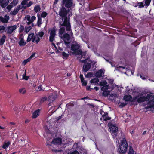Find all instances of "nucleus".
<instances>
[{
  "instance_id": "nucleus-54",
  "label": "nucleus",
  "mask_w": 154,
  "mask_h": 154,
  "mask_svg": "<svg viewBox=\"0 0 154 154\" xmlns=\"http://www.w3.org/2000/svg\"><path fill=\"white\" fill-rule=\"evenodd\" d=\"M81 82L82 83V85L83 86H85L87 84V82L85 81L84 80Z\"/></svg>"
},
{
  "instance_id": "nucleus-41",
  "label": "nucleus",
  "mask_w": 154,
  "mask_h": 154,
  "mask_svg": "<svg viewBox=\"0 0 154 154\" xmlns=\"http://www.w3.org/2000/svg\"><path fill=\"white\" fill-rule=\"evenodd\" d=\"M107 62H109L111 65L112 67H115V65L114 63L111 61V60H106Z\"/></svg>"
},
{
  "instance_id": "nucleus-48",
  "label": "nucleus",
  "mask_w": 154,
  "mask_h": 154,
  "mask_svg": "<svg viewBox=\"0 0 154 154\" xmlns=\"http://www.w3.org/2000/svg\"><path fill=\"white\" fill-rule=\"evenodd\" d=\"M3 59L4 60H7L8 61L10 60V58L8 57L7 56L4 55L3 57Z\"/></svg>"
},
{
  "instance_id": "nucleus-47",
  "label": "nucleus",
  "mask_w": 154,
  "mask_h": 154,
  "mask_svg": "<svg viewBox=\"0 0 154 154\" xmlns=\"http://www.w3.org/2000/svg\"><path fill=\"white\" fill-rule=\"evenodd\" d=\"M47 98L46 97H42L41 99L40 102L42 103H43L45 101H46L47 100Z\"/></svg>"
},
{
  "instance_id": "nucleus-3",
  "label": "nucleus",
  "mask_w": 154,
  "mask_h": 154,
  "mask_svg": "<svg viewBox=\"0 0 154 154\" xmlns=\"http://www.w3.org/2000/svg\"><path fill=\"white\" fill-rule=\"evenodd\" d=\"M80 48V45L78 44H72L71 45V49L73 51V54L77 55H81V57H83L84 55V53L82 52L81 49H79Z\"/></svg>"
},
{
  "instance_id": "nucleus-21",
  "label": "nucleus",
  "mask_w": 154,
  "mask_h": 154,
  "mask_svg": "<svg viewBox=\"0 0 154 154\" xmlns=\"http://www.w3.org/2000/svg\"><path fill=\"white\" fill-rule=\"evenodd\" d=\"M99 82V80L97 78H94L92 79L91 81V84L92 83H95V84H98V82ZM96 85H97L95 84Z\"/></svg>"
},
{
  "instance_id": "nucleus-31",
  "label": "nucleus",
  "mask_w": 154,
  "mask_h": 154,
  "mask_svg": "<svg viewBox=\"0 0 154 154\" xmlns=\"http://www.w3.org/2000/svg\"><path fill=\"white\" fill-rule=\"evenodd\" d=\"M107 82L106 81L103 80L100 83V86H106L107 85Z\"/></svg>"
},
{
  "instance_id": "nucleus-53",
  "label": "nucleus",
  "mask_w": 154,
  "mask_h": 154,
  "mask_svg": "<svg viewBox=\"0 0 154 154\" xmlns=\"http://www.w3.org/2000/svg\"><path fill=\"white\" fill-rule=\"evenodd\" d=\"M38 35L39 36V37H42L44 35V32L42 31L39 32L38 33Z\"/></svg>"
},
{
  "instance_id": "nucleus-61",
  "label": "nucleus",
  "mask_w": 154,
  "mask_h": 154,
  "mask_svg": "<svg viewBox=\"0 0 154 154\" xmlns=\"http://www.w3.org/2000/svg\"><path fill=\"white\" fill-rule=\"evenodd\" d=\"M5 29V27L3 26H0V31L2 30H4Z\"/></svg>"
},
{
  "instance_id": "nucleus-55",
  "label": "nucleus",
  "mask_w": 154,
  "mask_h": 154,
  "mask_svg": "<svg viewBox=\"0 0 154 154\" xmlns=\"http://www.w3.org/2000/svg\"><path fill=\"white\" fill-rule=\"evenodd\" d=\"M91 86H87L86 87V90L87 91H91V90L93 89V88H91Z\"/></svg>"
},
{
  "instance_id": "nucleus-62",
  "label": "nucleus",
  "mask_w": 154,
  "mask_h": 154,
  "mask_svg": "<svg viewBox=\"0 0 154 154\" xmlns=\"http://www.w3.org/2000/svg\"><path fill=\"white\" fill-rule=\"evenodd\" d=\"M35 53H33L30 56L29 58L31 59L33 58L35 56Z\"/></svg>"
},
{
  "instance_id": "nucleus-56",
  "label": "nucleus",
  "mask_w": 154,
  "mask_h": 154,
  "mask_svg": "<svg viewBox=\"0 0 154 154\" xmlns=\"http://www.w3.org/2000/svg\"><path fill=\"white\" fill-rule=\"evenodd\" d=\"M33 4L32 1H30L27 4L26 7H30Z\"/></svg>"
},
{
  "instance_id": "nucleus-49",
  "label": "nucleus",
  "mask_w": 154,
  "mask_h": 154,
  "mask_svg": "<svg viewBox=\"0 0 154 154\" xmlns=\"http://www.w3.org/2000/svg\"><path fill=\"white\" fill-rule=\"evenodd\" d=\"M24 27L22 25H21L20 26V27L19 28V30L20 31V32H22L24 30Z\"/></svg>"
},
{
  "instance_id": "nucleus-16",
  "label": "nucleus",
  "mask_w": 154,
  "mask_h": 154,
  "mask_svg": "<svg viewBox=\"0 0 154 154\" xmlns=\"http://www.w3.org/2000/svg\"><path fill=\"white\" fill-rule=\"evenodd\" d=\"M104 73L102 69H100L95 73V76L98 78H100L102 76L103 74Z\"/></svg>"
},
{
  "instance_id": "nucleus-43",
  "label": "nucleus",
  "mask_w": 154,
  "mask_h": 154,
  "mask_svg": "<svg viewBox=\"0 0 154 154\" xmlns=\"http://www.w3.org/2000/svg\"><path fill=\"white\" fill-rule=\"evenodd\" d=\"M85 76L86 78H89L91 77L92 74L91 72L88 73L86 75H85Z\"/></svg>"
},
{
  "instance_id": "nucleus-45",
  "label": "nucleus",
  "mask_w": 154,
  "mask_h": 154,
  "mask_svg": "<svg viewBox=\"0 0 154 154\" xmlns=\"http://www.w3.org/2000/svg\"><path fill=\"white\" fill-rule=\"evenodd\" d=\"M52 144H53V143H51V142H50L49 140H47L46 142V146H51Z\"/></svg>"
},
{
  "instance_id": "nucleus-18",
  "label": "nucleus",
  "mask_w": 154,
  "mask_h": 154,
  "mask_svg": "<svg viewBox=\"0 0 154 154\" xmlns=\"http://www.w3.org/2000/svg\"><path fill=\"white\" fill-rule=\"evenodd\" d=\"M146 101V97L145 96H142L138 98L137 100V101L138 103L143 102Z\"/></svg>"
},
{
  "instance_id": "nucleus-13",
  "label": "nucleus",
  "mask_w": 154,
  "mask_h": 154,
  "mask_svg": "<svg viewBox=\"0 0 154 154\" xmlns=\"http://www.w3.org/2000/svg\"><path fill=\"white\" fill-rule=\"evenodd\" d=\"M9 16L7 15H5L4 17L2 16H0V21L3 23H7L9 20Z\"/></svg>"
},
{
  "instance_id": "nucleus-1",
  "label": "nucleus",
  "mask_w": 154,
  "mask_h": 154,
  "mask_svg": "<svg viewBox=\"0 0 154 154\" xmlns=\"http://www.w3.org/2000/svg\"><path fill=\"white\" fill-rule=\"evenodd\" d=\"M68 11L64 7H62L60 9L59 14L62 18H64V20L62 23H60V28L59 30L60 35H62L65 32V29L66 31L71 30V25L69 19L67 17Z\"/></svg>"
},
{
  "instance_id": "nucleus-15",
  "label": "nucleus",
  "mask_w": 154,
  "mask_h": 154,
  "mask_svg": "<svg viewBox=\"0 0 154 154\" xmlns=\"http://www.w3.org/2000/svg\"><path fill=\"white\" fill-rule=\"evenodd\" d=\"M108 113L104 112V114L103 115V118L104 121H106L111 119V117L108 116Z\"/></svg>"
},
{
  "instance_id": "nucleus-37",
  "label": "nucleus",
  "mask_w": 154,
  "mask_h": 154,
  "mask_svg": "<svg viewBox=\"0 0 154 154\" xmlns=\"http://www.w3.org/2000/svg\"><path fill=\"white\" fill-rule=\"evenodd\" d=\"M24 8V9H25L26 8V7L25 6H22L20 5H19L16 8L17 9H18V11H19V10H20V9H22V8Z\"/></svg>"
},
{
  "instance_id": "nucleus-28",
  "label": "nucleus",
  "mask_w": 154,
  "mask_h": 154,
  "mask_svg": "<svg viewBox=\"0 0 154 154\" xmlns=\"http://www.w3.org/2000/svg\"><path fill=\"white\" fill-rule=\"evenodd\" d=\"M62 55L63 56V59H67L69 56V54L66 53L65 52H62Z\"/></svg>"
},
{
  "instance_id": "nucleus-52",
  "label": "nucleus",
  "mask_w": 154,
  "mask_h": 154,
  "mask_svg": "<svg viewBox=\"0 0 154 154\" xmlns=\"http://www.w3.org/2000/svg\"><path fill=\"white\" fill-rule=\"evenodd\" d=\"M36 18V17L35 16H33L31 17V19H30V21L33 22L35 20Z\"/></svg>"
},
{
  "instance_id": "nucleus-59",
  "label": "nucleus",
  "mask_w": 154,
  "mask_h": 154,
  "mask_svg": "<svg viewBox=\"0 0 154 154\" xmlns=\"http://www.w3.org/2000/svg\"><path fill=\"white\" fill-rule=\"evenodd\" d=\"M80 78L81 79V82H82L84 80V79L83 77V75L82 74H80Z\"/></svg>"
},
{
  "instance_id": "nucleus-29",
  "label": "nucleus",
  "mask_w": 154,
  "mask_h": 154,
  "mask_svg": "<svg viewBox=\"0 0 154 154\" xmlns=\"http://www.w3.org/2000/svg\"><path fill=\"white\" fill-rule=\"evenodd\" d=\"M109 93V91L107 90V91H103L102 94V95L105 97H106L108 96Z\"/></svg>"
},
{
  "instance_id": "nucleus-8",
  "label": "nucleus",
  "mask_w": 154,
  "mask_h": 154,
  "mask_svg": "<svg viewBox=\"0 0 154 154\" xmlns=\"http://www.w3.org/2000/svg\"><path fill=\"white\" fill-rule=\"evenodd\" d=\"M56 30L55 28L53 27L50 32V36L49 37V41L50 42H53L54 39L56 35Z\"/></svg>"
},
{
  "instance_id": "nucleus-38",
  "label": "nucleus",
  "mask_w": 154,
  "mask_h": 154,
  "mask_svg": "<svg viewBox=\"0 0 154 154\" xmlns=\"http://www.w3.org/2000/svg\"><path fill=\"white\" fill-rule=\"evenodd\" d=\"M48 14L46 12L43 11L42 12L41 14V17H45Z\"/></svg>"
},
{
  "instance_id": "nucleus-30",
  "label": "nucleus",
  "mask_w": 154,
  "mask_h": 154,
  "mask_svg": "<svg viewBox=\"0 0 154 154\" xmlns=\"http://www.w3.org/2000/svg\"><path fill=\"white\" fill-rule=\"evenodd\" d=\"M109 87V85H106V86H104L101 87V90L103 91H107V90H108Z\"/></svg>"
},
{
  "instance_id": "nucleus-34",
  "label": "nucleus",
  "mask_w": 154,
  "mask_h": 154,
  "mask_svg": "<svg viewBox=\"0 0 154 154\" xmlns=\"http://www.w3.org/2000/svg\"><path fill=\"white\" fill-rule=\"evenodd\" d=\"M137 5L140 8H143L144 7V5H143V2H137Z\"/></svg>"
},
{
  "instance_id": "nucleus-51",
  "label": "nucleus",
  "mask_w": 154,
  "mask_h": 154,
  "mask_svg": "<svg viewBox=\"0 0 154 154\" xmlns=\"http://www.w3.org/2000/svg\"><path fill=\"white\" fill-rule=\"evenodd\" d=\"M27 3L26 0H23L21 2V4L22 6H24L26 5Z\"/></svg>"
},
{
  "instance_id": "nucleus-10",
  "label": "nucleus",
  "mask_w": 154,
  "mask_h": 154,
  "mask_svg": "<svg viewBox=\"0 0 154 154\" xmlns=\"http://www.w3.org/2000/svg\"><path fill=\"white\" fill-rule=\"evenodd\" d=\"M62 139L60 137L54 138L51 142V143H53L54 144L60 145L62 143Z\"/></svg>"
},
{
  "instance_id": "nucleus-7",
  "label": "nucleus",
  "mask_w": 154,
  "mask_h": 154,
  "mask_svg": "<svg viewBox=\"0 0 154 154\" xmlns=\"http://www.w3.org/2000/svg\"><path fill=\"white\" fill-rule=\"evenodd\" d=\"M109 127L111 131L113 132L116 136V132L118 130V128L116 125L110 123Z\"/></svg>"
},
{
  "instance_id": "nucleus-23",
  "label": "nucleus",
  "mask_w": 154,
  "mask_h": 154,
  "mask_svg": "<svg viewBox=\"0 0 154 154\" xmlns=\"http://www.w3.org/2000/svg\"><path fill=\"white\" fill-rule=\"evenodd\" d=\"M10 144V142L9 141H8L7 142H5L4 144L2 146V148L4 149H6L9 146Z\"/></svg>"
},
{
  "instance_id": "nucleus-42",
  "label": "nucleus",
  "mask_w": 154,
  "mask_h": 154,
  "mask_svg": "<svg viewBox=\"0 0 154 154\" xmlns=\"http://www.w3.org/2000/svg\"><path fill=\"white\" fill-rule=\"evenodd\" d=\"M127 105V103H121L119 105V107L122 108L125 106Z\"/></svg>"
},
{
  "instance_id": "nucleus-4",
  "label": "nucleus",
  "mask_w": 154,
  "mask_h": 154,
  "mask_svg": "<svg viewBox=\"0 0 154 154\" xmlns=\"http://www.w3.org/2000/svg\"><path fill=\"white\" fill-rule=\"evenodd\" d=\"M80 61L84 63L82 70L85 72L88 71L91 68V63H92V61L88 58L85 59L83 60L80 59Z\"/></svg>"
},
{
  "instance_id": "nucleus-26",
  "label": "nucleus",
  "mask_w": 154,
  "mask_h": 154,
  "mask_svg": "<svg viewBox=\"0 0 154 154\" xmlns=\"http://www.w3.org/2000/svg\"><path fill=\"white\" fill-rule=\"evenodd\" d=\"M37 16L38 17V20L37 21V24L38 26H40L41 24L42 23V19L38 15V14H37Z\"/></svg>"
},
{
  "instance_id": "nucleus-9",
  "label": "nucleus",
  "mask_w": 154,
  "mask_h": 154,
  "mask_svg": "<svg viewBox=\"0 0 154 154\" xmlns=\"http://www.w3.org/2000/svg\"><path fill=\"white\" fill-rule=\"evenodd\" d=\"M17 28V26L16 25H14L13 26H9L7 27L6 30L5 31V32L7 31V34H11L13 31L15 30Z\"/></svg>"
},
{
  "instance_id": "nucleus-60",
  "label": "nucleus",
  "mask_w": 154,
  "mask_h": 154,
  "mask_svg": "<svg viewBox=\"0 0 154 154\" xmlns=\"http://www.w3.org/2000/svg\"><path fill=\"white\" fill-rule=\"evenodd\" d=\"M66 106L67 107H70V106L72 107L74 106V104L72 103H68L67 104Z\"/></svg>"
},
{
  "instance_id": "nucleus-17",
  "label": "nucleus",
  "mask_w": 154,
  "mask_h": 154,
  "mask_svg": "<svg viewBox=\"0 0 154 154\" xmlns=\"http://www.w3.org/2000/svg\"><path fill=\"white\" fill-rule=\"evenodd\" d=\"M132 99V97L131 95L128 94L125 95L124 97V99L125 101L131 102V100Z\"/></svg>"
},
{
  "instance_id": "nucleus-50",
  "label": "nucleus",
  "mask_w": 154,
  "mask_h": 154,
  "mask_svg": "<svg viewBox=\"0 0 154 154\" xmlns=\"http://www.w3.org/2000/svg\"><path fill=\"white\" fill-rule=\"evenodd\" d=\"M29 79V77L26 76V72H25V75H23V79H25L26 80H28Z\"/></svg>"
},
{
  "instance_id": "nucleus-46",
  "label": "nucleus",
  "mask_w": 154,
  "mask_h": 154,
  "mask_svg": "<svg viewBox=\"0 0 154 154\" xmlns=\"http://www.w3.org/2000/svg\"><path fill=\"white\" fill-rule=\"evenodd\" d=\"M121 69H122V70L125 69V67L122 66H119L118 67H117L116 68V70H121Z\"/></svg>"
},
{
  "instance_id": "nucleus-5",
  "label": "nucleus",
  "mask_w": 154,
  "mask_h": 154,
  "mask_svg": "<svg viewBox=\"0 0 154 154\" xmlns=\"http://www.w3.org/2000/svg\"><path fill=\"white\" fill-rule=\"evenodd\" d=\"M67 31L69 32V34L65 33L63 35V37L64 38V43L66 45H68L70 43V42H67L66 40L69 41L71 38V37L73 35V33L71 29L69 31Z\"/></svg>"
},
{
  "instance_id": "nucleus-25",
  "label": "nucleus",
  "mask_w": 154,
  "mask_h": 154,
  "mask_svg": "<svg viewBox=\"0 0 154 154\" xmlns=\"http://www.w3.org/2000/svg\"><path fill=\"white\" fill-rule=\"evenodd\" d=\"M145 97L146 101L147 100H150L151 98H152V99H154V96L149 94H147L146 96Z\"/></svg>"
},
{
  "instance_id": "nucleus-36",
  "label": "nucleus",
  "mask_w": 154,
  "mask_h": 154,
  "mask_svg": "<svg viewBox=\"0 0 154 154\" xmlns=\"http://www.w3.org/2000/svg\"><path fill=\"white\" fill-rule=\"evenodd\" d=\"M151 0H144L145 5L147 6L149 5Z\"/></svg>"
},
{
  "instance_id": "nucleus-33",
  "label": "nucleus",
  "mask_w": 154,
  "mask_h": 154,
  "mask_svg": "<svg viewBox=\"0 0 154 154\" xmlns=\"http://www.w3.org/2000/svg\"><path fill=\"white\" fill-rule=\"evenodd\" d=\"M19 92L21 94H24L26 92V90L25 89V88H22L21 89H20L19 90Z\"/></svg>"
},
{
  "instance_id": "nucleus-32",
  "label": "nucleus",
  "mask_w": 154,
  "mask_h": 154,
  "mask_svg": "<svg viewBox=\"0 0 154 154\" xmlns=\"http://www.w3.org/2000/svg\"><path fill=\"white\" fill-rule=\"evenodd\" d=\"M17 10L18 9H17L16 8H15L14 10L11 12V14L13 15H16L19 11Z\"/></svg>"
},
{
  "instance_id": "nucleus-19",
  "label": "nucleus",
  "mask_w": 154,
  "mask_h": 154,
  "mask_svg": "<svg viewBox=\"0 0 154 154\" xmlns=\"http://www.w3.org/2000/svg\"><path fill=\"white\" fill-rule=\"evenodd\" d=\"M40 112V110L38 109L35 111L32 115V118H36L39 115V113Z\"/></svg>"
},
{
  "instance_id": "nucleus-35",
  "label": "nucleus",
  "mask_w": 154,
  "mask_h": 154,
  "mask_svg": "<svg viewBox=\"0 0 154 154\" xmlns=\"http://www.w3.org/2000/svg\"><path fill=\"white\" fill-rule=\"evenodd\" d=\"M18 3V0H13V1L11 2V3L14 6L16 5Z\"/></svg>"
},
{
  "instance_id": "nucleus-27",
  "label": "nucleus",
  "mask_w": 154,
  "mask_h": 154,
  "mask_svg": "<svg viewBox=\"0 0 154 154\" xmlns=\"http://www.w3.org/2000/svg\"><path fill=\"white\" fill-rule=\"evenodd\" d=\"M34 10L37 13L41 10V8L39 5H37V6H35L34 7Z\"/></svg>"
},
{
  "instance_id": "nucleus-63",
  "label": "nucleus",
  "mask_w": 154,
  "mask_h": 154,
  "mask_svg": "<svg viewBox=\"0 0 154 154\" xmlns=\"http://www.w3.org/2000/svg\"><path fill=\"white\" fill-rule=\"evenodd\" d=\"M40 40V38L38 37H37V39L35 40V42L38 44Z\"/></svg>"
},
{
  "instance_id": "nucleus-14",
  "label": "nucleus",
  "mask_w": 154,
  "mask_h": 154,
  "mask_svg": "<svg viewBox=\"0 0 154 154\" xmlns=\"http://www.w3.org/2000/svg\"><path fill=\"white\" fill-rule=\"evenodd\" d=\"M57 95L55 94H52L50 95L48 97V100L51 102L54 101L56 98Z\"/></svg>"
},
{
  "instance_id": "nucleus-39",
  "label": "nucleus",
  "mask_w": 154,
  "mask_h": 154,
  "mask_svg": "<svg viewBox=\"0 0 154 154\" xmlns=\"http://www.w3.org/2000/svg\"><path fill=\"white\" fill-rule=\"evenodd\" d=\"M32 29V26H30L29 27H25V32L27 33L29 32L30 30Z\"/></svg>"
},
{
  "instance_id": "nucleus-2",
  "label": "nucleus",
  "mask_w": 154,
  "mask_h": 154,
  "mask_svg": "<svg viewBox=\"0 0 154 154\" xmlns=\"http://www.w3.org/2000/svg\"><path fill=\"white\" fill-rule=\"evenodd\" d=\"M128 147V145L126 139L125 138H123L120 143L118 151L120 154H125L127 151Z\"/></svg>"
},
{
  "instance_id": "nucleus-12",
  "label": "nucleus",
  "mask_w": 154,
  "mask_h": 154,
  "mask_svg": "<svg viewBox=\"0 0 154 154\" xmlns=\"http://www.w3.org/2000/svg\"><path fill=\"white\" fill-rule=\"evenodd\" d=\"M9 0H0V5L3 8H5L8 5Z\"/></svg>"
},
{
  "instance_id": "nucleus-44",
  "label": "nucleus",
  "mask_w": 154,
  "mask_h": 154,
  "mask_svg": "<svg viewBox=\"0 0 154 154\" xmlns=\"http://www.w3.org/2000/svg\"><path fill=\"white\" fill-rule=\"evenodd\" d=\"M13 6V5H12L11 4V3H10V4L9 5L7 6L6 8L8 10H9V11H10L11 9L12 8Z\"/></svg>"
},
{
  "instance_id": "nucleus-64",
  "label": "nucleus",
  "mask_w": 154,
  "mask_h": 154,
  "mask_svg": "<svg viewBox=\"0 0 154 154\" xmlns=\"http://www.w3.org/2000/svg\"><path fill=\"white\" fill-rule=\"evenodd\" d=\"M36 39V37L34 36H33V37L32 38V42H34L35 41Z\"/></svg>"
},
{
  "instance_id": "nucleus-6",
  "label": "nucleus",
  "mask_w": 154,
  "mask_h": 154,
  "mask_svg": "<svg viewBox=\"0 0 154 154\" xmlns=\"http://www.w3.org/2000/svg\"><path fill=\"white\" fill-rule=\"evenodd\" d=\"M62 4L68 8H71L73 4L72 0H62Z\"/></svg>"
},
{
  "instance_id": "nucleus-40",
  "label": "nucleus",
  "mask_w": 154,
  "mask_h": 154,
  "mask_svg": "<svg viewBox=\"0 0 154 154\" xmlns=\"http://www.w3.org/2000/svg\"><path fill=\"white\" fill-rule=\"evenodd\" d=\"M139 97V96H136L135 97H134L131 100V102H135L137 101V100L138 98V97Z\"/></svg>"
},
{
  "instance_id": "nucleus-24",
  "label": "nucleus",
  "mask_w": 154,
  "mask_h": 154,
  "mask_svg": "<svg viewBox=\"0 0 154 154\" xmlns=\"http://www.w3.org/2000/svg\"><path fill=\"white\" fill-rule=\"evenodd\" d=\"M129 150L128 154H134V152L133 148L131 146H129Z\"/></svg>"
},
{
  "instance_id": "nucleus-58",
  "label": "nucleus",
  "mask_w": 154,
  "mask_h": 154,
  "mask_svg": "<svg viewBox=\"0 0 154 154\" xmlns=\"http://www.w3.org/2000/svg\"><path fill=\"white\" fill-rule=\"evenodd\" d=\"M25 18L28 21H30V16L29 15H27L25 17Z\"/></svg>"
},
{
  "instance_id": "nucleus-57",
  "label": "nucleus",
  "mask_w": 154,
  "mask_h": 154,
  "mask_svg": "<svg viewBox=\"0 0 154 154\" xmlns=\"http://www.w3.org/2000/svg\"><path fill=\"white\" fill-rule=\"evenodd\" d=\"M30 58H29L27 59L26 60H24L23 61V63L25 65L26 64L27 62H29L30 61Z\"/></svg>"
},
{
  "instance_id": "nucleus-22",
  "label": "nucleus",
  "mask_w": 154,
  "mask_h": 154,
  "mask_svg": "<svg viewBox=\"0 0 154 154\" xmlns=\"http://www.w3.org/2000/svg\"><path fill=\"white\" fill-rule=\"evenodd\" d=\"M34 35L33 33H31L28 35L27 39V42H29L31 41Z\"/></svg>"
},
{
  "instance_id": "nucleus-11",
  "label": "nucleus",
  "mask_w": 154,
  "mask_h": 154,
  "mask_svg": "<svg viewBox=\"0 0 154 154\" xmlns=\"http://www.w3.org/2000/svg\"><path fill=\"white\" fill-rule=\"evenodd\" d=\"M147 106L145 107L146 109L147 110L150 108H154V100H152L149 101L146 104Z\"/></svg>"
},
{
  "instance_id": "nucleus-20",
  "label": "nucleus",
  "mask_w": 154,
  "mask_h": 154,
  "mask_svg": "<svg viewBox=\"0 0 154 154\" xmlns=\"http://www.w3.org/2000/svg\"><path fill=\"white\" fill-rule=\"evenodd\" d=\"M18 43L20 46H22L25 45L26 44V42L24 41V39L23 38L20 39Z\"/></svg>"
}]
</instances>
